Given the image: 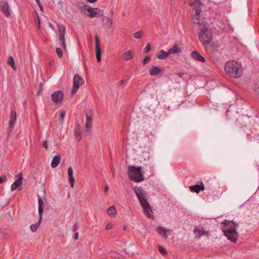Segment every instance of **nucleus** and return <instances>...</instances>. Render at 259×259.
Listing matches in <instances>:
<instances>
[{"mask_svg":"<svg viewBox=\"0 0 259 259\" xmlns=\"http://www.w3.org/2000/svg\"><path fill=\"white\" fill-rule=\"evenodd\" d=\"M107 213L112 217H114L116 214V210L114 206L109 207L107 210Z\"/></svg>","mask_w":259,"mask_h":259,"instance_id":"bb28decb","label":"nucleus"},{"mask_svg":"<svg viewBox=\"0 0 259 259\" xmlns=\"http://www.w3.org/2000/svg\"><path fill=\"white\" fill-rule=\"evenodd\" d=\"M142 167H136L134 166H129L128 167V175L130 179L134 182H141L144 179V176L142 172Z\"/></svg>","mask_w":259,"mask_h":259,"instance_id":"39448f33","label":"nucleus"},{"mask_svg":"<svg viewBox=\"0 0 259 259\" xmlns=\"http://www.w3.org/2000/svg\"><path fill=\"white\" fill-rule=\"evenodd\" d=\"M142 31H138L135 32L134 34V36L135 38H140L142 37Z\"/></svg>","mask_w":259,"mask_h":259,"instance_id":"c9c22d12","label":"nucleus"},{"mask_svg":"<svg viewBox=\"0 0 259 259\" xmlns=\"http://www.w3.org/2000/svg\"><path fill=\"white\" fill-rule=\"evenodd\" d=\"M108 190H109V187L107 185H106L105 186V189H104L105 192H107L108 191Z\"/></svg>","mask_w":259,"mask_h":259,"instance_id":"8fccbe9b","label":"nucleus"},{"mask_svg":"<svg viewBox=\"0 0 259 259\" xmlns=\"http://www.w3.org/2000/svg\"><path fill=\"white\" fill-rule=\"evenodd\" d=\"M7 177L6 175H3L0 177V183H2L5 180H6Z\"/></svg>","mask_w":259,"mask_h":259,"instance_id":"ea45409f","label":"nucleus"},{"mask_svg":"<svg viewBox=\"0 0 259 259\" xmlns=\"http://www.w3.org/2000/svg\"><path fill=\"white\" fill-rule=\"evenodd\" d=\"M63 93L62 91H57L52 94V98L55 103H60L63 99Z\"/></svg>","mask_w":259,"mask_h":259,"instance_id":"9b49d317","label":"nucleus"},{"mask_svg":"<svg viewBox=\"0 0 259 259\" xmlns=\"http://www.w3.org/2000/svg\"><path fill=\"white\" fill-rule=\"evenodd\" d=\"M102 17H103L102 21L103 22H105V24L106 26L108 28L111 27L113 24L112 20L111 19L107 18V17H105L103 16H102Z\"/></svg>","mask_w":259,"mask_h":259,"instance_id":"c85d7f7f","label":"nucleus"},{"mask_svg":"<svg viewBox=\"0 0 259 259\" xmlns=\"http://www.w3.org/2000/svg\"><path fill=\"white\" fill-rule=\"evenodd\" d=\"M125 229V227H123V230Z\"/></svg>","mask_w":259,"mask_h":259,"instance_id":"6e6d98bb","label":"nucleus"},{"mask_svg":"<svg viewBox=\"0 0 259 259\" xmlns=\"http://www.w3.org/2000/svg\"><path fill=\"white\" fill-rule=\"evenodd\" d=\"M224 69L228 76L235 78L240 77L243 72L241 64L234 61H230L226 63Z\"/></svg>","mask_w":259,"mask_h":259,"instance_id":"7ed1b4c3","label":"nucleus"},{"mask_svg":"<svg viewBox=\"0 0 259 259\" xmlns=\"http://www.w3.org/2000/svg\"><path fill=\"white\" fill-rule=\"evenodd\" d=\"M151 49V48L150 44H147L144 49V53L145 54L148 53L150 51Z\"/></svg>","mask_w":259,"mask_h":259,"instance_id":"58836bf2","label":"nucleus"},{"mask_svg":"<svg viewBox=\"0 0 259 259\" xmlns=\"http://www.w3.org/2000/svg\"><path fill=\"white\" fill-rule=\"evenodd\" d=\"M248 139L251 141L252 139L259 140V132H257L256 129L254 131H251L250 134H247Z\"/></svg>","mask_w":259,"mask_h":259,"instance_id":"b1692460","label":"nucleus"},{"mask_svg":"<svg viewBox=\"0 0 259 259\" xmlns=\"http://www.w3.org/2000/svg\"><path fill=\"white\" fill-rule=\"evenodd\" d=\"M159 252L163 255H165L167 254L166 250L162 247L159 246Z\"/></svg>","mask_w":259,"mask_h":259,"instance_id":"e433bc0d","label":"nucleus"},{"mask_svg":"<svg viewBox=\"0 0 259 259\" xmlns=\"http://www.w3.org/2000/svg\"><path fill=\"white\" fill-rule=\"evenodd\" d=\"M66 115V111L64 109H62L60 110V118L62 120V121H64L65 117Z\"/></svg>","mask_w":259,"mask_h":259,"instance_id":"72a5a7b5","label":"nucleus"},{"mask_svg":"<svg viewBox=\"0 0 259 259\" xmlns=\"http://www.w3.org/2000/svg\"><path fill=\"white\" fill-rule=\"evenodd\" d=\"M124 82V80H121V81L119 82V85L120 86H121V85L123 84Z\"/></svg>","mask_w":259,"mask_h":259,"instance_id":"603ef678","label":"nucleus"},{"mask_svg":"<svg viewBox=\"0 0 259 259\" xmlns=\"http://www.w3.org/2000/svg\"><path fill=\"white\" fill-rule=\"evenodd\" d=\"M224 225L222 230L224 235L228 240L232 242H236L238 238V233L236 229L238 228V224L234 221L224 220L222 223Z\"/></svg>","mask_w":259,"mask_h":259,"instance_id":"f03ea898","label":"nucleus"},{"mask_svg":"<svg viewBox=\"0 0 259 259\" xmlns=\"http://www.w3.org/2000/svg\"><path fill=\"white\" fill-rule=\"evenodd\" d=\"M35 1H36V3L38 4V5H39L40 4H41L39 0H35Z\"/></svg>","mask_w":259,"mask_h":259,"instance_id":"5fc2aeb1","label":"nucleus"},{"mask_svg":"<svg viewBox=\"0 0 259 259\" xmlns=\"http://www.w3.org/2000/svg\"><path fill=\"white\" fill-rule=\"evenodd\" d=\"M163 69L161 67H157L156 66H153L152 68L149 70V74L151 76H156L161 73H163Z\"/></svg>","mask_w":259,"mask_h":259,"instance_id":"4468645a","label":"nucleus"},{"mask_svg":"<svg viewBox=\"0 0 259 259\" xmlns=\"http://www.w3.org/2000/svg\"><path fill=\"white\" fill-rule=\"evenodd\" d=\"M194 233L196 234V237L200 238L201 236L205 235L207 232L204 230L203 227H196Z\"/></svg>","mask_w":259,"mask_h":259,"instance_id":"6ab92c4d","label":"nucleus"},{"mask_svg":"<svg viewBox=\"0 0 259 259\" xmlns=\"http://www.w3.org/2000/svg\"><path fill=\"white\" fill-rule=\"evenodd\" d=\"M200 20H202V25H195L198 26H203V28L200 29L199 32V39L203 46H205L208 45L211 40V34L209 30L206 27V23L203 19L200 17Z\"/></svg>","mask_w":259,"mask_h":259,"instance_id":"20e7f679","label":"nucleus"},{"mask_svg":"<svg viewBox=\"0 0 259 259\" xmlns=\"http://www.w3.org/2000/svg\"><path fill=\"white\" fill-rule=\"evenodd\" d=\"M33 16L34 20L35 21V23H37L38 28V29H39L40 27V21L39 19V17L38 15V14L37 13V12L35 11H34L33 12Z\"/></svg>","mask_w":259,"mask_h":259,"instance_id":"7c9ffc66","label":"nucleus"},{"mask_svg":"<svg viewBox=\"0 0 259 259\" xmlns=\"http://www.w3.org/2000/svg\"><path fill=\"white\" fill-rule=\"evenodd\" d=\"M60 160H61V155L60 154H58V155H56V156H55L52 159V161L51 162V166L53 168H55L57 166H58V165L60 163Z\"/></svg>","mask_w":259,"mask_h":259,"instance_id":"aec40b11","label":"nucleus"},{"mask_svg":"<svg viewBox=\"0 0 259 259\" xmlns=\"http://www.w3.org/2000/svg\"><path fill=\"white\" fill-rule=\"evenodd\" d=\"M38 6H39L41 11L43 12L44 11V8H43V6H42V5L40 4L39 5H38Z\"/></svg>","mask_w":259,"mask_h":259,"instance_id":"09e8293b","label":"nucleus"},{"mask_svg":"<svg viewBox=\"0 0 259 259\" xmlns=\"http://www.w3.org/2000/svg\"><path fill=\"white\" fill-rule=\"evenodd\" d=\"M112 226L111 224H108L106 226L105 229L109 230L112 228Z\"/></svg>","mask_w":259,"mask_h":259,"instance_id":"c03bdc74","label":"nucleus"},{"mask_svg":"<svg viewBox=\"0 0 259 259\" xmlns=\"http://www.w3.org/2000/svg\"><path fill=\"white\" fill-rule=\"evenodd\" d=\"M133 190L138 200L140 202L144 212L148 218H152L153 215L151 214L152 209L146 198L148 193L141 186H136Z\"/></svg>","mask_w":259,"mask_h":259,"instance_id":"f257e3e1","label":"nucleus"},{"mask_svg":"<svg viewBox=\"0 0 259 259\" xmlns=\"http://www.w3.org/2000/svg\"><path fill=\"white\" fill-rule=\"evenodd\" d=\"M78 238V232H76V233H74V238L75 240H76Z\"/></svg>","mask_w":259,"mask_h":259,"instance_id":"de8ad7c7","label":"nucleus"},{"mask_svg":"<svg viewBox=\"0 0 259 259\" xmlns=\"http://www.w3.org/2000/svg\"><path fill=\"white\" fill-rule=\"evenodd\" d=\"M60 37H65L66 28L63 25L57 24Z\"/></svg>","mask_w":259,"mask_h":259,"instance_id":"a878e982","label":"nucleus"},{"mask_svg":"<svg viewBox=\"0 0 259 259\" xmlns=\"http://www.w3.org/2000/svg\"><path fill=\"white\" fill-rule=\"evenodd\" d=\"M67 174L68 175V181L70 183L71 187L73 188L74 186L75 180L73 176V169L69 167L68 169Z\"/></svg>","mask_w":259,"mask_h":259,"instance_id":"f3484780","label":"nucleus"},{"mask_svg":"<svg viewBox=\"0 0 259 259\" xmlns=\"http://www.w3.org/2000/svg\"><path fill=\"white\" fill-rule=\"evenodd\" d=\"M95 50L96 52V58L97 61L100 62L101 60L102 50L100 46V40L98 35L95 36Z\"/></svg>","mask_w":259,"mask_h":259,"instance_id":"1a4fd4ad","label":"nucleus"},{"mask_svg":"<svg viewBox=\"0 0 259 259\" xmlns=\"http://www.w3.org/2000/svg\"><path fill=\"white\" fill-rule=\"evenodd\" d=\"M41 222V220H40V217H39V220L37 223H35V224L30 225V229L32 232H35L37 231Z\"/></svg>","mask_w":259,"mask_h":259,"instance_id":"c756f323","label":"nucleus"},{"mask_svg":"<svg viewBox=\"0 0 259 259\" xmlns=\"http://www.w3.org/2000/svg\"><path fill=\"white\" fill-rule=\"evenodd\" d=\"M8 64L11 66L14 70H16V66L15 65V61L12 56L8 58Z\"/></svg>","mask_w":259,"mask_h":259,"instance_id":"2f4dec72","label":"nucleus"},{"mask_svg":"<svg viewBox=\"0 0 259 259\" xmlns=\"http://www.w3.org/2000/svg\"><path fill=\"white\" fill-rule=\"evenodd\" d=\"M151 60V57L150 56H146L145 57V58L143 60L142 63L143 65H146L147 64L150 60Z\"/></svg>","mask_w":259,"mask_h":259,"instance_id":"4c0bfd02","label":"nucleus"},{"mask_svg":"<svg viewBox=\"0 0 259 259\" xmlns=\"http://www.w3.org/2000/svg\"><path fill=\"white\" fill-rule=\"evenodd\" d=\"M42 146L45 149H48V143H47V141L45 140V141H44V143H43Z\"/></svg>","mask_w":259,"mask_h":259,"instance_id":"a19ab883","label":"nucleus"},{"mask_svg":"<svg viewBox=\"0 0 259 259\" xmlns=\"http://www.w3.org/2000/svg\"><path fill=\"white\" fill-rule=\"evenodd\" d=\"M17 119L16 112L14 110H12L10 116V120L9 122L8 134H10L13 130L14 126Z\"/></svg>","mask_w":259,"mask_h":259,"instance_id":"6e6552de","label":"nucleus"},{"mask_svg":"<svg viewBox=\"0 0 259 259\" xmlns=\"http://www.w3.org/2000/svg\"><path fill=\"white\" fill-rule=\"evenodd\" d=\"M73 228H74L73 232H75L76 230H77L78 229L77 223H75L74 224Z\"/></svg>","mask_w":259,"mask_h":259,"instance_id":"a18cd8bd","label":"nucleus"},{"mask_svg":"<svg viewBox=\"0 0 259 259\" xmlns=\"http://www.w3.org/2000/svg\"><path fill=\"white\" fill-rule=\"evenodd\" d=\"M168 52L170 54H179L181 53L182 50L179 47L177 44H175L172 48H170L168 50Z\"/></svg>","mask_w":259,"mask_h":259,"instance_id":"412c9836","label":"nucleus"},{"mask_svg":"<svg viewBox=\"0 0 259 259\" xmlns=\"http://www.w3.org/2000/svg\"><path fill=\"white\" fill-rule=\"evenodd\" d=\"M169 55L168 51L166 52L163 50H161L158 54H156V57L159 59L163 60L166 58Z\"/></svg>","mask_w":259,"mask_h":259,"instance_id":"393cba45","label":"nucleus"},{"mask_svg":"<svg viewBox=\"0 0 259 259\" xmlns=\"http://www.w3.org/2000/svg\"><path fill=\"white\" fill-rule=\"evenodd\" d=\"M89 2L90 3H96L98 0H88Z\"/></svg>","mask_w":259,"mask_h":259,"instance_id":"3c124183","label":"nucleus"},{"mask_svg":"<svg viewBox=\"0 0 259 259\" xmlns=\"http://www.w3.org/2000/svg\"><path fill=\"white\" fill-rule=\"evenodd\" d=\"M123 58L125 61H128L133 58V53L132 50L128 51L124 53L122 55Z\"/></svg>","mask_w":259,"mask_h":259,"instance_id":"cd10ccee","label":"nucleus"},{"mask_svg":"<svg viewBox=\"0 0 259 259\" xmlns=\"http://www.w3.org/2000/svg\"><path fill=\"white\" fill-rule=\"evenodd\" d=\"M218 47H219V46H216V48H215V46H212V49H211V51H212V52H211V53H214L215 51H216L217 52H218V50H217V48H218Z\"/></svg>","mask_w":259,"mask_h":259,"instance_id":"79ce46f5","label":"nucleus"},{"mask_svg":"<svg viewBox=\"0 0 259 259\" xmlns=\"http://www.w3.org/2000/svg\"><path fill=\"white\" fill-rule=\"evenodd\" d=\"M255 92H256L257 94H259V88H256L254 90Z\"/></svg>","mask_w":259,"mask_h":259,"instance_id":"864d4df0","label":"nucleus"},{"mask_svg":"<svg viewBox=\"0 0 259 259\" xmlns=\"http://www.w3.org/2000/svg\"><path fill=\"white\" fill-rule=\"evenodd\" d=\"M191 57L195 60L201 62H205V59L197 51H193L191 54Z\"/></svg>","mask_w":259,"mask_h":259,"instance_id":"dca6fc26","label":"nucleus"},{"mask_svg":"<svg viewBox=\"0 0 259 259\" xmlns=\"http://www.w3.org/2000/svg\"><path fill=\"white\" fill-rule=\"evenodd\" d=\"M86 121L85 123V128L87 131L89 128L91 127L93 121V114L91 110L85 111Z\"/></svg>","mask_w":259,"mask_h":259,"instance_id":"f8f14e48","label":"nucleus"},{"mask_svg":"<svg viewBox=\"0 0 259 259\" xmlns=\"http://www.w3.org/2000/svg\"><path fill=\"white\" fill-rule=\"evenodd\" d=\"M17 177H18L17 180L16 181L11 185V190L12 191L15 190L19 187V186H20L22 184V180L23 179L22 174L21 173H20L17 175Z\"/></svg>","mask_w":259,"mask_h":259,"instance_id":"2eb2a0df","label":"nucleus"},{"mask_svg":"<svg viewBox=\"0 0 259 259\" xmlns=\"http://www.w3.org/2000/svg\"><path fill=\"white\" fill-rule=\"evenodd\" d=\"M84 83V79L78 74H75L73 77V85L71 88V94L73 95L78 90L79 87Z\"/></svg>","mask_w":259,"mask_h":259,"instance_id":"423d86ee","label":"nucleus"},{"mask_svg":"<svg viewBox=\"0 0 259 259\" xmlns=\"http://www.w3.org/2000/svg\"><path fill=\"white\" fill-rule=\"evenodd\" d=\"M0 8L2 11L6 16H10L9 6L7 1L3 0L0 2Z\"/></svg>","mask_w":259,"mask_h":259,"instance_id":"ddd939ff","label":"nucleus"},{"mask_svg":"<svg viewBox=\"0 0 259 259\" xmlns=\"http://www.w3.org/2000/svg\"><path fill=\"white\" fill-rule=\"evenodd\" d=\"M38 213L39 216L40 217V220H42V213H43V208L42 205L44 204L43 200L40 198L39 196L38 195Z\"/></svg>","mask_w":259,"mask_h":259,"instance_id":"5701e85b","label":"nucleus"},{"mask_svg":"<svg viewBox=\"0 0 259 259\" xmlns=\"http://www.w3.org/2000/svg\"><path fill=\"white\" fill-rule=\"evenodd\" d=\"M84 8L87 9V12H89L90 14L89 16L91 18H94L97 17L103 16V12L97 8L94 9L89 6H85Z\"/></svg>","mask_w":259,"mask_h":259,"instance_id":"0eeeda50","label":"nucleus"},{"mask_svg":"<svg viewBox=\"0 0 259 259\" xmlns=\"http://www.w3.org/2000/svg\"><path fill=\"white\" fill-rule=\"evenodd\" d=\"M56 52L59 58H61L63 56V53L62 50L60 48H57Z\"/></svg>","mask_w":259,"mask_h":259,"instance_id":"f704fd0d","label":"nucleus"},{"mask_svg":"<svg viewBox=\"0 0 259 259\" xmlns=\"http://www.w3.org/2000/svg\"><path fill=\"white\" fill-rule=\"evenodd\" d=\"M87 6L86 5H84L82 8H81V10L85 13V14L87 15L86 13V12H87V9L86 8H85L84 7Z\"/></svg>","mask_w":259,"mask_h":259,"instance_id":"37998d69","label":"nucleus"},{"mask_svg":"<svg viewBox=\"0 0 259 259\" xmlns=\"http://www.w3.org/2000/svg\"><path fill=\"white\" fill-rule=\"evenodd\" d=\"M177 75H178V76H179L181 78H182L184 75V73H178L176 74Z\"/></svg>","mask_w":259,"mask_h":259,"instance_id":"49530a36","label":"nucleus"},{"mask_svg":"<svg viewBox=\"0 0 259 259\" xmlns=\"http://www.w3.org/2000/svg\"><path fill=\"white\" fill-rule=\"evenodd\" d=\"M75 133L76 135V138L78 141H79L81 138V134L80 130V126L78 123L75 124Z\"/></svg>","mask_w":259,"mask_h":259,"instance_id":"4be33fe9","label":"nucleus"},{"mask_svg":"<svg viewBox=\"0 0 259 259\" xmlns=\"http://www.w3.org/2000/svg\"><path fill=\"white\" fill-rule=\"evenodd\" d=\"M191 192L199 193L200 191H203L205 189L202 181H198L196 185L189 186Z\"/></svg>","mask_w":259,"mask_h":259,"instance_id":"9d476101","label":"nucleus"},{"mask_svg":"<svg viewBox=\"0 0 259 259\" xmlns=\"http://www.w3.org/2000/svg\"><path fill=\"white\" fill-rule=\"evenodd\" d=\"M156 232L165 239L167 238V233L169 232V230H166L161 226H158L156 229Z\"/></svg>","mask_w":259,"mask_h":259,"instance_id":"a211bd4d","label":"nucleus"},{"mask_svg":"<svg viewBox=\"0 0 259 259\" xmlns=\"http://www.w3.org/2000/svg\"><path fill=\"white\" fill-rule=\"evenodd\" d=\"M60 41H61V46L65 51H66V45L65 43V37H60Z\"/></svg>","mask_w":259,"mask_h":259,"instance_id":"473e14b6","label":"nucleus"}]
</instances>
